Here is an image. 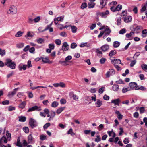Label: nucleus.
I'll use <instances>...</instances> for the list:
<instances>
[{
	"instance_id": "4c0bfd02",
	"label": "nucleus",
	"mask_w": 147,
	"mask_h": 147,
	"mask_svg": "<svg viewBox=\"0 0 147 147\" xmlns=\"http://www.w3.org/2000/svg\"><path fill=\"white\" fill-rule=\"evenodd\" d=\"M130 90L129 87L123 88L122 90V92L123 93H125L127 92V91Z\"/></svg>"
},
{
	"instance_id": "1a4fd4ad",
	"label": "nucleus",
	"mask_w": 147,
	"mask_h": 147,
	"mask_svg": "<svg viewBox=\"0 0 147 147\" xmlns=\"http://www.w3.org/2000/svg\"><path fill=\"white\" fill-rule=\"evenodd\" d=\"M123 20L125 23L130 22L132 20V17L130 16H127L124 18Z\"/></svg>"
},
{
	"instance_id": "39448f33",
	"label": "nucleus",
	"mask_w": 147,
	"mask_h": 147,
	"mask_svg": "<svg viewBox=\"0 0 147 147\" xmlns=\"http://www.w3.org/2000/svg\"><path fill=\"white\" fill-rule=\"evenodd\" d=\"M42 109L41 107L40 106H35L32 107L31 108H30L27 111L28 112H32L35 110L38 111H40Z\"/></svg>"
},
{
	"instance_id": "ea45409f",
	"label": "nucleus",
	"mask_w": 147,
	"mask_h": 147,
	"mask_svg": "<svg viewBox=\"0 0 147 147\" xmlns=\"http://www.w3.org/2000/svg\"><path fill=\"white\" fill-rule=\"evenodd\" d=\"M28 144V142H27L25 140H23L22 144V147L23 146L25 147L27 146Z\"/></svg>"
},
{
	"instance_id": "69168bd1",
	"label": "nucleus",
	"mask_w": 147,
	"mask_h": 147,
	"mask_svg": "<svg viewBox=\"0 0 147 147\" xmlns=\"http://www.w3.org/2000/svg\"><path fill=\"white\" fill-rule=\"evenodd\" d=\"M35 49L34 47H31L29 49V52L31 53H34Z\"/></svg>"
},
{
	"instance_id": "e2e57ef3",
	"label": "nucleus",
	"mask_w": 147,
	"mask_h": 147,
	"mask_svg": "<svg viewBox=\"0 0 147 147\" xmlns=\"http://www.w3.org/2000/svg\"><path fill=\"white\" fill-rule=\"evenodd\" d=\"M136 60H133L132 61L130 64V66L131 67H133L136 63Z\"/></svg>"
},
{
	"instance_id": "dca6fc26",
	"label": "nucleus",
	"mask_w": 147,
	"mask_h": 147,
	"mask_svg": "<svg viewBox=\"0 0 147 147\" xmlns=\"http://www.w3.org/2000/svg\"><path fill=\"white\" fill-rule=\"evenodd\" d=\"M104 32V34H105V36H106L109 34L111 31L107 26H106Z\"/></svg>"
},
{
	"instance_id": "58836bf2",
	"label": "nucleus",
	"mask_w": 147,
	"mask_h": 147,
	"mask_svg": "<svg viewBox=\"0 0 147 147\" xmlns=\"http://www.w3.org/2000/svg\"><path fill=\"white\" fill-rule=\"evenodd\" d=\"M0 55L1 56H3L5 55V51L4 50H2L0 48Z\"/></svg>"
},
{
	"instance_id": "b1692460",
	"label": "nucleus",
	"mask_w": 147,
	"mask_h": 147,
	"mask_svg": "<svg viewBox=\"0 0 147 147\" xmlns=\"http://www.w3.org/2000/svg\"><path fill=\"white\" fill-rule=\"evenodd\" d=\"M95 4L94 2H90L88 4V7L89 8H93L95 6Z\"/></svg>"
},
{
	"instance_id": "cd10ccee",
	"label": "nucleus",
	"mask_w": 147,
	"mask_h": 147,
	"mask_svg": "<svg viewBox=\"0 0 147 147\" xmlns=\"http://www.w3.org/2000/svg\"><path fill=\"white\" fill-rule=\"evenodd\" d=\"M113 90L115 91H117L119 90V86L116 84H114L113 86Z\"/></svg>"
},
{
	"instance_id": "f3484780",
	"label": "nucleus",
	"mask_w": 147,
	"mask_h": 147,
	"mask_svg": "<svg viewBox=\"0 0 147 147\" xmlns=\"http://www.w3.org/2000/svg\"><path fill=\"white\" fill-rule=\"evenodd\" d=\"M115 113L117 115V117L119 119L121 120L122 119L123 116L120 113L119 111H116L115 112Z\"/></svg>"
},
{
	"instance_id": "c756f323",
	"label": "nucleus",
	"mask_w": 147,
	"mask_h": 147,
	"mask_svg": "<svg viewBox=\"0 0 147 147\" xmlns=\"http://www.w3.org/2000/svg\"><path fill=\"white\" fill-rule=\"evenodd\" d=\"M16 146H18L20 147H22V144H21L20 142V138L18 137L17 139V141L16 143Z\"/></svg>"
},
{
	"instance_id": "423d86ee",
	"label": "nucleus",
	"mask_w": 147,
	"mask_h": 147,
	"mask_svg": "<svg viewBox=\"0 0 147 147\" xmlns=\"http://www.w3.org/2000/svg\"><path fill=\"white\" fill-rule=\"evenodd\" d=\"M115 74V71L114 69H110L106 74L105 76L107 78H109L110 76L113 75Z\"/></svg>"
},
{
	"instance_id": "9b49d317",
	"label": "nucleus",
	"mask_w": 147,
	"mask_h": 147,
	"mask_svg": "<svg viewBox=\"0 0 147 147\" xmlns=\"http://www.w3.org/2000/svg\"><path fill=\"white\" fill-rule=\"evenodd\" d=\"M28 144L32 143L34 140L32 134H30L28 136Z\"/></svg>"
},
{
	"instance_id": "4be33fe9",
	"label": "nucleus",
	"mask_w": 147,
	"mask_h": 147,
	"mask_svg": "<svg viewBox=\"0 0 147 147\" xmlns=\"http://www.w3.org/2000/svg\"><path fill=\"white\" fill-rule=\"evenodd\" d=\"M96 106L98 107H100L102 104V102L100 100H97L95 103Z\"/></svg>"
},
{
	"instance_id": "2eb2a0df",
	"label": "nucleus",
	"mask_w": 147,
	"mask_h": 147,
	"mask_svg": "<svg viewBox=\"0 0 147 147\" xmlns=\"http://www.w3.org/2000/svg\"><path fill=\"white\" fill-rule=\"evenodd\" d=\"M120 102V100L119 99L112 100L111 101V103H112L114 104L115 105H117L118 106H119Z\"/></svg>"
},
{
	"instance_id": "4d7b16f0",
	"label": "nucleus",
	"mask_w": 147,
	"mask_h": 147,
	"mask_svg": "<svg viewBox=\"0 0 147 147\" xmlns=\"http://www.w3.org/2000/svg\"><path fill=\"white\" fill-rule=\"evenodd\" d=\"M116 54V52L115 51H111L109 53V55L110 56L112 57L115 55Z\"/></svg>"
},
{
	"instance_id": "680f3d73",
	"label": "nucleus",
	"mask_w": 147,
	"mask_h": 147,
	"mask_svg": "<svg viewBox=\"0 0 147 147\" xmlns=\"http://www.w3.org/2000/svg\"><path fill=\"white\" fill-rule=\"evenodd\" d=\"M146 8L145 6H144L141 9V13H143L146 11Z\"/></svg>"
},
{
	"instance_id": "a878e982",
	"label": "nucleus",
	"mask_w": 147,
	"mask_h": 147,
	"mask_svg": "<svg viewBox=\"0 0 147 147\" xmlns=\"http://www.w3.org/2000/svg\"><path fill=\"white\" fill-rule=\"evenodd\" d=\"M65 107H63L59 108L57 110L56 113L58 114L60 113L65 109Z\"/></svg>"
},
{
	"instance_id": "f03ea898",
	"label": "nucleus",
	"mask_w": 147,
	"mask_h": 147,
	"mask_svg": "<svg viewBox=\"0 0 147 147\" xmlns=\"http://www.w3.org/2000/svg\"><path fill=\"white\" fill-rule=\"evenodd\" d=\"M5 65L12 69H14L15 68L16 64L14 62H13L10 59H6V62Z\"/></svg>"
},
{
	"instance_id": "f8f14e48",
	"label": "nucleus",
	"mask_w": 147,
	"mask_h": 147,
	"mask_svg": "<svg viewBox=\"0 0 147 147\" xmlns=\"http://www.w3.org/2000/svg\"><path fill=\"white\" fill-rule=\"evenodd\" d=\"M19 88H18L14 89L13 91L9 93L8 96L9 97H13V95L16 94V91L19 89Z\"/></svg>"
},
{
	"instance_id": "09e8293b",
	"label": "nucleus",
	"mask_w": 147,
	"mask_h": 147,
	"mask_svg": "<svg viewBox=\"0 0 147 147\" xmlns=\"http://www.w3.org/2000/svg\"><path fill=\"white\" fill-rule=\"evenodd\" d=\"M67 134H70L71 135H74L75 134V133L73 132V130L71 128H70L69 129V130L68 131Z\"/></svg>"
},
{
	"instance_id": "3c124183",
	"label": "nucleus",
	"mask_w": 147,
	"mask_h": 147,
	"mask_svg": "<svg viewBox=\"0 0 147 147\" xmlns=\"http://www.w3.org/2000/svg\"><path fill=\"white\" fill-rule=\"evenodd\" d=\"M17 47L19 48H21L23 47L24 46V44L23 43H18L17 45Z\"/></svg>"
},
{
	"instance_id": "f704fd0d",
	"label": "nucleus",
	"mask_w": 147,
	"mask_h": 147,
	"mask_svg": "<svg viewBox=\"0 0 147 147\" xmlns=\"http://www.w3.org/2000/svg\"><path fill=\"white\" fill-rule=\"evenodd\" d=\"M64 16H61L58 17L57 18H56V20L58 21L62 22L63 21L64 18Z\"/></svg>"
},
{
	"instance_id": "7c9ffc66",
	"label": "nucleus",
	"mask_w": 147,
	"mask_h": 147,
	"mask_svg": "<svg viewBox=\"0 0 147 147\" xmlns=\"http://www.w3.org/2000/svg\"><path fill=\"white\" fill-rule=\"evenodd\" d=\"M147 29H144L142 31V36L143 37H146L147 36Z\"/></svg>"
},
{
	"instance_id": "49530a36",
	"label": "nucleus",
	"mask_w": 147,
	"mask_h": 147,
	"mask_svg": "<svg viewBox=\"0 0 147 147\" xmlns=\"http://www.w3.org/2000/svg\"><path fill=\"white\" fill-rule=\"evenodd\" d=\"M101 141V138L99 135H97L96 138L95 139V141L96 142H98Z\"/></svg>"
},
{
	"instance_id": "aec40b11",
	"label": "nucleus",
	"mask_w": 147,
	"mask_h": 147,
	"mask_svg": "<svg viewBox=\"0 0 147 147\" xmlns=\"http://www.w3.org/2000/svg\"><path fill=\"white\" fill-rule=\"evenodd\" d=\"M141 67L145 72H147V65L142 64L141 65Z\"/></svg>"
},
{
	"instance_id": "c85d7f7f",
	"label": "nucleus",
	"mask_w": 147,
	"mask_h": 147,
	"mask_svg": "<svg viewBox=\"0 0 147 147\" xmlns=\"http://www.w3.org/2000/svg\"><path fill=\"white\" fill-rule=\"evenodd\" d=\"M58 104L59 103L57 102L54 101L52 103L51 106L53 107H56L58 106Z\"/></svg>"
},
{
	"instance_id": "5701e85b",
	"label": "nucleus",
	"mask_w": 147,
	"mask_h": 147,
	"mask_svg": "<svg viewBox=\"0 0 147 147\" xmlns=\"http://www.w3.org/2000/svg\"><path fill=\"white\" fill-rule=\"evenodd\" d=\"M125 36L127 38L134 36V33L133 32H131L129 33L126 34Z\"/></svg>"
},
{
	"instance_id": "0eeeda50",
	"label": "nucleus",
	"mask_w": 147,
	"mask_h": 147,
	"mask_svg": "<svg viewBox=\"0 0 147 147\" xmlns=\"http://www.w3.org/2000/svg\"><path fill=\"white\" fill-rule=\"evenodd\" d=\"M109 11L108 10H106L105 12H98L97 13L98 15H99L102 17H106L107 15L109 14Z\"/></svg>"
},
{
	"instance_id": "a211bd4d",
	"label": "nucleus",
	"mask_w": 147,
	"mask_h": 147,
	"mask_svg": "<svg viewBox=\"0 0 147 147\" xmlns=\"http://www.w3.org/2000/svg\"><path fill=\"white\" fill-rule=\"evenodd\" d=\"M107 133L109 136H112L113 138H114L116 136L115 134L113 131L112 129L111 131H108Z\"/></svg>"
},
{
	"instance_id": "ddd939ff",
	"label": "nucleus",
	"mask_w": 147,
	"mask_h": 147,
	"mask_svg": "<svg viewBox=\"0 0 147 147\" xmlns=\"http://www.w3.org/2000/svg\"><path fill=\"white\" fill-rule=\"evenodd\" d=\"M100 7L101 8H103L106 5L107 2L106 0H100Z\"/></svg>"
},
{
	"instance_id": "8fccbe9b",
	"label": "nucleus",
	"mask_w": 147,
	"mask_h": 147,
	"mask_svg": "<svg viewBox=\"0 0 147 147\" xmlns=\"http://www.w3.org/2000/svg\"><path fill=\"white\" fill-rule=\"evenodd\" d=\"M126 30L125 28H123L119 32V33L120 34H122L126 32Z\"/></svg>"
},
{
	"instance_id": "9d476101",
	"label": "nucleus",
	"mask_w": 147,
	"mask_h": 147,
	"mask_svg": "<svg viewBox=\"0 0 147 147\" xmlns=\"http://www.w3.org/2000/svg\"><path fill=\"white\" fill-rule=\"evenodd\" d=\"M41 59H42V61L44 63L51 64L53 63V61H50L49 58H47L42 57Z\"/></svg>"
},
{
	"instance_id": "a18cd8bd",
	"label": "nucleus",
	"mask_w": 147,
	"mask_h": 147,
	"mask_svg": "<svg viewBox=\"0 0 147 147\" xmlns=\"http://www.w3.org/2000/svg\"><path fill=\"white\" fill-rule=\"evenodd\" d=\"M140 113L141 114L144 113L145 111V108L144 107H140L139 109Z\"/></svg>"
},
{
	"instance_id": "c9c22d12",
	"label": "nucleus",
	"mask_w": 147,
	"mask_h": 147,
	"mask_svg": "<svg viewBox=\"0 0 147 147\" xmlns=\"http://www.w3.org/2000/svg\"><path fill=\"white\" fill-rule=\"evenodd\" d=\"M120 44V43L119 42L115 41L114 42L113 45L114 47L117 48L119 46Z\"/></svg>"
},
{
	"instance_id": "0e129e2a",
	"label": "nucleus",
	"mask_w": 147,
	"mask_h": 147,
	"mask_svg": "<svg viewBox=\"0 0 147 147\" xmlns=\"http://www.w3.org/2000/svg\"><path fill=\"white\" fill-rule=\"evenodd\" d=\"M104 87H102L98 90V92L100 94L102 93L104 91Z\"/></svg>"
},
{
	"instance_id": "864d4df0",
	"label": "nucleus",
	"mask_w": 147,
	"mask_h": 147,
	"mask_svg": "<svg viewBox=\"0 0 147 147\" xmlns=\"http://www.w3.org/2000/svg\"><path fill=\"white\" fill-rule=\"evenodd\" d=\"M59 86L62 88H65L66 87L65 84L63 82H60L59 83Z\"/></svg>"
},
{
	"instance_id": "de8ad7c7",
	"label": "nucleus",
	"mask_w": 147,
	"mask_h": 147,
	"mask_svg": "<svg viewBox=\"0 0 147 147\" xmlns=\"http://www.w3.org/2000/svg\"><path fill=\"white\" fill-rule=\"evenodd\" d=\"M15 107H14L10 106L8 107V110L9 111H11L13 110H15Z\"/></svg>"
},
{
	"instance_id": "5fc2aeb1",
	"label": "nucleus",
	"mask_w": 147,
	"mask_h": 147,
	"mask_svg": "<svg viewBox=\"0 0 147 147\" xmlns=\"http://www.w3.org/2000/svg\"><path fill=\"white\" fill-rule=\"evenodd\" d=\"M44 42V40L42 38H40L37 40V42L39 44H42Z\"/></svg>"
},
{
	"instance_id": "603ef678",
	"label": "nucleus",
	"mask_w": 147,
	"mask_h": 147,
	"mask_svg": "<svg viewBox=\"0 0 147 147\" xmlns=\"http://www.w3.org/2000/svg\"><path fill=\"white\" fill-rule=\"evenodd\" d=\"M49 49L53 50L54 49L55 46L53 44H50L49 45Z\"/></svg>"
},
{
	"instance_id": "13d9d810",
	"label": "nucleus",
	"mask_w": 147,
	"mask_h": 147,
	"mask_svg": "<svg viewBox=\"0 0 147 147\" xmlns=\"http://www.w3.org/2000/svg\"><path fill=\"white\" fill-rule=\"evenodd\" d=\"M50 125V123H48L45 124L43 126V128L44 129H47L48 127Z\"/></svg>"
},
{
	"instance_id": "6e6d98bb",
	"label": "nucleus",
	"mask_w": 147,
	"mask_h": 147,
	"mask_svg": "<svg viewBox=\"0 0 147 147\" xmlns=\"http://www.w3.org/2000/svg\"><path fill=\"white\" fill-rule=\"evenodd\" d=\"M51 114L50 118H53L55 116V112L54 111H51Z\"/></svg>"
},
{
	"instance_id": "2f4dec72",
	"label": "nucleus",
	"mask_w": 147,
	"mask_h": 147,
	"mask_svg": "<svg viewBox=\"0 0 147 147\" xmlns=\"http://www.w3.org/2000/svg\"><path fill=\"white\" fill-rule=\"evenodd\" d=\"M34 34L33 33H31L30 32H27V34L25 36L26 37H32L34 35Z\"/></svg>"
},
{
	"instance_id": "6e6552de",
	"label": "nucleus",
	"mask_w": 147,
	"mask_h": 147,
	"mask_svg": "<svg viewBox=\"0 0 147 147\" xmlns=\"http://www.w3.org/2000/svg\"><path fill=\"white\" fill-rule=\"evenodd\" d=\"M69 45L66 42H64L62 46V50L63 51H67L68 50Z\"/></svg>"
},
{
	"instance_id": "052dcab7",
	"label": "nucleus",
	"mask_w": 147,
	"mask_h": 147,
	"mask_svg": "<svg viewBox=\"0 0 147 147\" xmlns=\"http://www.w3.org/2000/svg\"><path fill=\"white\" fill-rule=\"evenodd\" d=\"M123 142L125 144H127L129 142V138H126L123 141Z\"/></svg>"
},
{
	"instance_id": "473e14b6",
	"label": "nucleus",
	"mask_w": 147,
	"mask_h": 147,
	"mask_svg": "<svg viewBox=\"0 0 147 147\" xmlns=\"http://www.w3.org/2000/svg\"><path fill=\"white\" fill-rule=\"evenodd\" d=\"M127 12L126 11H123L122 13H121V16L122 18H124L126 17L127 15Z\"/></svg>"
},
{
	"instance_id": "79ce46f5",
	"label": "nucleus",
	"mask_w": 147,
	"mask_h": 147,
	"mask_svg": "<svg viewBox=\"0 0 147 147\" xmlns=\"http://www.w3.org/2000/svg\"><path fill=\"white\" fill-rule=\"evenodd\" d=\"M24 131L26 133H28L29 132V129L28 127H24L23 128Z\"/></svg>"
},
{
	"instance_id": "4468645a",
	"label": "nucleus",
	"mask_w": 147,
	"mask_h": 147,
	"mask_svg": "<svg viewBox=\"0 0 147 147\" xmlns=\"http://www.w3.org/2000/svg\"><path fill=\"white\" fill-rule=\"evenodd\" d=\"M111 62H112V64L115 65L116 64H121V62L120 60L118 59H114L113 60H111Z\"/></svg>"
},
{
	"instance_id": "338daca9",
	"label": "nucleus",
	"mask_w": 147,
	"mask_h": 147,
	"mask_svg": "<svg viewBox=\"0 0 147 147\" xmlns=\"http://www.w3.org/2000/svg\"><path fill=\"white\" fill-rule=\"evenodd\" d=\"M117 4V2L116 1H113L109 3V5H115Z\"/></svg>"
},
{
	"instance_id": "bf43d9fd",
	"label": "nucleus",
	"mask_w": 147,
	"mask_h": 147,
	"mask_svg": "<svg viewBox=\"0 0 147 147\" xmlns=\"http://www.w3.org/2000/svg\"><path fill=\"white\" fill-rule=\"evenodd\" d=\"M87 4L86 3H83L81 5V8L82 9H84L87 7Z\"/></svg>"
},
{
	"instance_id": "6ab92c4d",
	"label": "nucleus",
	"mask_w": 147,
	"mask_h": 147,
	"mask_svg": "<svg viewBox=\"0 0 147 147\" xmlns=\"http://www.w3.org/2000/svg\"><path fill=\"white\" fill-rule=\"evenodd\" d=\"M19 121L21 122H24L26 119V117L24 116H20L18 117Z\"/></svg>"
},
{
	"instance_id": "37998d69",
	"label": "nucleus",
	"mask_w": 147,
	"mask_h": 147,
	"mask_svg": "<svg viewBox=\"0 0 147 147\" xmlns=\"http://www.w3.org/2000/svg\"><path fill=\"white\" fill-rule=\"evenodd\" d=\"M122 8V6L121 5H118L116 7V10H117V11H120L121 9Z\"/></svg>"
},
{
	"instance_id": "f257e3e1",
	"label": "nucleus",
	"mask_w": 147,
	"mask_h": 147,
	"mask_svg": "<svg viewBox=\"0 0 147 147\" xmlns=\"http://www.w3.org/2000/svg\"><path fill=\"white\" fill-rule=\"evenodd\" d=\"M129 88L130 90L135 89L136 90H145L146 88L142 86H138L137 84L135 82H131L129 84Z\"/></svg>"
},
{
	"instance_id": "e433bc0d",
	"label": "nucleus",
	"mask_w": 147,
	"mask_h": 147,
	"mask_svg": "<svg viewBox=\"0 0 147 147\" xmlns=\"http://www.w3.org/2000/svg\"><path fill=\"white\" fill-rule=\"evenodd\" d=\"M6 135L7 136V139L9 140L11 138V134L9 133L8 131H7L6 132Z\"/></svg>"
},
{
	"instance_id": "774afa93",
	"label": "nucleus",
	"mask_w": 147,
	"mask_h": 147,
	"mask_svg": "<svg viewBox=\"0 0 147 147\" xmlns=\"http://www.w3.org/2000/svg\"><path fill=\"white\" fill-rule=\"evenodd\" d=\"M77 45V44L75 43H72L71 45V47L72 49H74L76 47Z\"/></svg>"
},
{
	"instance_id": "412c9836",
	"label": "nucleus",
	"mask_w": 147,
	"mask_h": 147,
	"mask_svg": "<svg viewBox=\"0 0 147 147\" xmlns=\"http://www.w3.org/2000/svg\"><path fill=\"white\" fill-rule=\"evenodd\" d=\"M109 48V45H104L101 47V49L103 51H107Z\"/></svg>"
},
{
	"instance_id": "a19ab883",
	"label": "nucleus",
	"mask_w": 147,
	"mask_h": 147,
	"mask_svg": "<svg viewBox=\"0 0 147 147\" xmlns=\"http://www.w3.org/2000/svg\"><path fill=\"white\" fill-rule=\"evenodd\" d=\"M55 43L57 45H59L61 44V41L60 39H57L55 40Z\"/></svg>"
},
{
	"instance_id": "20e7f679",
	"label": "nucleus",
	"mask_w": 147,
	"mask_h": 147,
	"mask_svg": "<svg viewBox=\"0 0 147 147\" xmlns=\"http://www.w3.org/2000/svg\"><path fill=\"white\" fill-rule=\"evenodd\" d=\"M29 124L32 128H35L37 126L36 121L32 118L29 119Z\"/></svg>"
},
{
	"instance_id": "7ed1b4c3",
	"label": "nucleus",
	"mask_w": 147,
	"mask_h": 147,
	"mask_svg": "<svg viewBox=\"0 0 147 147\" xmlns=\"http://www.w3.org/2000/svg\"><path fill=\"white\" fill-rule=\"evenodd\" d=\"M17 12V9L16 7L13 5H11L9 8L7 13L8 14L14 15Z\"/></svg>"
},
{
	"instance_id": "393cba45",
	"label": "nucleus",
	"mask_w": 147,
	"mask_h": 147,
	"mask_svg": "<svg viewBox=\"0 0 147 147\" xmlns=\"http://www.w3.org/2000/svg\"><path fill=\"white\" fill-rule=\"evenodd\" d=\"M70 27H71L73 33H75L76 32L77 28L76 26H70Z\"/></svg>"
},
{
	"instance_id": "bb28decb",
	"label": "nucleus",
	"mask_w": 147,
	"mask_h": 147,
	"mask_svg": "<svg viewBox=\"0 0 147 147\" xmlns=\"http://www.w3.org/2000/svg\"><path fill=\"white\" fill-rule=\"evenodd\" d=\"M26 104V102L24 101L19 105V107L21 109H23L25 107Z\"/></svg>"
},
{
	"instance_id": "c03bdc74",
	"label": "nucleus",
	"mask_w": 147,
	"mask_h": 147,
	"mask_svg": "<svg viewBox=\"0 0 147 147\" xmlns=\"http://www.w3.org/2000/svg\"><path fill=\"white\" fill-rule=\"evenodd\" d=\"M40 139L42 140H44L46 139V136L43 135H41L40 136Z\"/></svg>"
},
{
	"instance_id": "72a5a7b5",
	"label": "nucleus",
	"mask_w": 147,
	"mask_h": 147,
	"mask_svg": "<svg viewBox=\"0 0 147 147\" xmlns=\"http://www.w3.org/2000/svg\"><path fill=\"white\" fill-rule=\"evenodd\" d=\"M23 33V32L20 31H18L15 34V36L17 37H20L22 35Z\"/></svg>"
}]
</instances>
